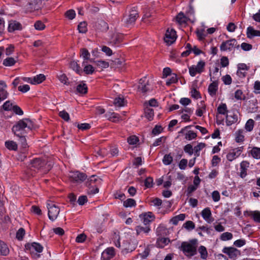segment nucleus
<instances>
[{
    "instance_id": "obj_56",
    "label": "nucleus",
    "mask_w": 260,
    "mask_h": 260,
    "mask_svg": "<svg viewBox=\"0 0 260 260\" xmlns=\"http://www.w3.org/2000/svg\"><path fill=\"white\" fill-rule=\"evenodd\" d=\"M24 235L25 230L23 228H20L16 233V238L19 240H22Z\"/></svg>"
},
{
    "instance_id": "obj_16",
    "label": "nucleus",
    "mask_w": 260,
    "mask_h": 260,
    "mask_svg": "<svg viewBox=\"0 0 260 260\" xmlns=\"http://www.w3.org/2000/svg\"><path fill=\"white\" fill-rule=\"evenodd\" d=\"M238 121V114L234 112L230 113L229 114H226V125L229 126L233 123H236Z\"/></svg>"
},
{
    "instance_id": "obj_37",
    "label": "nucleus",
    "mask_w": 260,
    "mask_h": 260,
    "mask_svg": "<svg viewBox=\"0 0 260 260\" xmlns=\"http://www.w3.org/2000/svg\"><path fill=\"white\" fill-rule=\"evenodd\" d=\"M250 153L253 158L256 159L260 158V148L253 147L251 149Z\"/></svg>"
},
{
    "instance_id": "obj_7",
    "label": "nucleus",
    "mask_w": 260,
    "mask_h": 260,
    "mask_svg": "<svg viewBox=\"0 0 260 260\" xmlns=\"http://www.w3.org/2000/svg\"><path fill=\"white\" fill-rule=\"evenodd\" d=\"M237 45V41L235 39L223 42L220 46V50L222 51H231Z\"/></svg>"
},
{
    "instance_id": "obj_9",
    "label": "nucleus",
    "mask_w": 260,
    "mask_h": 260,
    "mask_svg": "<svg viewBox=\"0 0 260 260\" xmlns=\"http://www.w3.org/2000/svg\"><path fill=\"white\" fill-rule=\"evenodd\" d=\"M176 38V33L174 29H168L164 37V41L168 45H171L175 41Z\"/></svg>"
},
{
    "instance_id": "obj_45",
    "label": "nucleus",
    "mask_w": 260,
    "mask_h": 260,
    "mask_svg": "<svg viewBox=\"0 0 260 260\" xmlns=\"http://www.w3.org/2000/svg\"><path fill=\"white\" fill-rule=\"evenodd\" d=\"M254 126V120L250 119L246 123L245 128L247 131L250 132L252 130Z\"/></svg>"
},
{
    "instance_id": "obj_64",
    "label": "nucleus",
    "mask_w": 260,
    "mask_h": 260,
    "mask_svg": "<svg viewBox=\"0 0 260 260\" xmlns=\"http://www.w3.org/2000/svg\"><path fill=\"white\" fill-rule=\"evenodd\" d=\"M254 91L253 92L255 94H259L260 93V81H256L254 82Z\"/></svg>"
},
{
    "instance_id": "obj_35",
    "label": "nucleus",
    "mask_w": 260,
    "mask_h": 260,
    "mask_svg": "<svg viewBox=\"0 0 260 260\" xmlns=\"http://www.w3.org/2000/svg\"><path fill=\"white\" fill-rule=\"evenodd\" d=\"M187 18L185 17V16L184 15L183 13H180L178 14V15L176 16V20L180 24H185L187 22Z\"/></svg>"
},
{
    "instance_id": "obj_61",
    "label": "nucleus",
    "mask_w": 260,
    "mask_h": 260,
    "mask_svg": "<svg viewBox=\"0 0 260 260\" xmlns=\"http://www.w3.org/2000/svg\"><path fill=\"white\" fill-rule=\"evenodd\" d=\"M183 226L188 230H192L194 228V223L191 221H187L184 224Z\"/></svg>"
},
{
    "instance_id": "obj_4",
    "label": "nucleus",
    "mask_w": 260,
    "mask_h": 260,
    "mask_svg": "<svg viewBox=\"0 0 260 260\" xmlns=\"http://www.w3.org/2000/svg\"><path fill=\"white\" fill-rule=\"evenodd\" d=\"M47 207L48 208V215L49 219L54 221L57 218L60 212L59 208L50 201L47 203Z\"/></svg>"
},
{
    "instance_id": "obj_11",
    "label": "nucleus",
    "mask_w": 260,
    "mask_h": 260,
    "mask_svg": "<svg viewBox=\"0 0 260 260\" xmlns=\"http://www.w3.org/2000/svg\"><path fill=\"white\" fill-rule=\"evenodd\" d=\"M139 217L144 225H149V223L155 218L154 216L151 212L142 214L140 215Z\"/></svg>"
},
{
    "instance_id": "obj_54",
    "label": "nucleus",
    "mask_w": 260,
    "mask_h": 260,
    "mask_svg": "<svg viewBox=\"0 0 260 260\" xmlns=\"http://www.w3.org/2000/svg\"><path fill=\"white\" fill-rule=\"evenodd\" d=\"M127 141L129 144L134 145L138 142L139 140L136 136H131L127 138Z\"/></svg>"
},
{
    "instance_id": "obj_1",
    "label": "nucleus",
    "mask_w": 260,
    "mask_h": 260,
    "mask_svg": "<svg viewBox=\"0 0 260 260\" xmlns=\"http://www.w3.org/2000/svg\"><path fill=\"white\" fill-rule=\"evenodd\" d=\"M53 163L50 160L36 158L30 161L29 168L30 171L42 174L47 173L52 168Z\"/></svg>"
},
{
    "instance_id": "obj_46",
    "label": "nucleus",
    "mask_w": 260,
    "mask_h": 260,
    "mask_svg": "<svg viewBox=\"0 0 260 260\" xmlns=\"http://www.w3.org/2000/svg\"><path fill=\"white\" fill-rule=\"evenodd\" d=\"M233 235L229 232H225L222 234L220 236V239L222 241H227L232 239Z\"/></svg>"
},
{
    "instance_id": "obj_17",
    "label": "nucleus",
    "mask_w": 260,
    "mask_h": 260,
    "mask_svg": "<svg viewBox=\"0 0 260 260\" xmlns=\"http://www.w3.org/2000/svg\"><path fill=\"white\" fill-rule=\"evenodd\" d=\"M249 69L248 67L245 63H240L238 66L237 75L241 78L245 77L246 71Z\"/></svg>"
},
{
    "instance_id": "obj_3",
    "label": "nucleus",
    "mask_w": 260,
    "mask_h": 260,
    "mask_svg": "<svg viewBox=\"0 0 260 260\" xmlns=\"http://www.w3.org/2000/svg\"><path fill=\"white\" fill-rule=\"evenodd\" d=\"M198 240L193 239L189 241L183 242L180 246V250L187 256L191 257L197 253Z\"/></svg>"
},
{
    "instance_id": "obj_20",
    "label": "nucleus",
    "mask_w": 260,
    "mask_h": 260,
    "mask_svg": "<svg viewBox=\"0 0 260 260\" xmlns=\"http://www.w3.org/2000/svg\"><path fill=\"white\" fill-rule=\"evenodd\" d=\"M202 216L203 218L209 223L213 221V219L211 217V211L209 208H206L202 211Z\"/></svg>"
},
{
    "instance_id": "obj_62",
    "label": "nucleus",
    "mask_w": 260,
    "mask_h": 260,
    "mask_svg": "<svg viewBox=\"0 0 260 260\" xmlns=\"http://www.w3.org/2000/svg\"><path fill=\"white\" fill-rule=\"evenodd\" d=\"M114 104L117 107L124 106V99L120 98H117L115 99Z\"/></svg>"
},
{
    "instance_id": "obj_18",
    "label": "nucleus",
    "mask_w": 260,
    "mask_h": 260,
    "mask_svg": "<svg viewBox=\"0 0 260 260\" xmlns=\"http://www.w3.org/2000/svg\"><path fill=\"white\" fill-rule=\"evenodd\" d=\"M249 163L247 161H243L240 164V176L243 178L247 175L246 171L249 167Z\"/></svg>"
},
{
    "instance_id": "obj_5",
    "label": "nucleus",
    "mask_w": 260,
    "mask_h": 260,
    "mask_svg": "<svg viewBox=\"0 0 260 260\" xmlns=\"http://www.w3.org/2000/svg\"><path fill=\"white\" fill-rule=\"evenodd\" d=\"M70 179L73 182L81 183L85 180L86 175L79 171H71L69 175Z\"/></svg>"
},
{
    "instance_id": "obj_59",
    "label": "nucleus",
    "mask_w": 260,
    "mask_h": 260,
    "mask_svg": "<svg viewBox=\"0 0 260 260\" xmlns=\"http://www.w3.org/2000/svg\"><path fill=\"white\" fill-rule=\"evenodd\" d=\"M96 64L98 67H101L102 69L107 68L109 66V64L108 62L101 60H97L96 61Z\"/></svg>"
},
{
    "instance_id": "obj_24",
    "label": "nucleus",
    "mask_w": 260,
    "mask_h": 260,
    "mask_svg": "<svg viewBox=\"0 0 260 260\" xmlns=\"http://www.w3.org/2000/svg\"><path fill=\"white\" fill-rule=\"evenodd\" d=\"M70 68L75 71L78 74L81 75L83 71L81 67H80L79 64L77 63V62L75 61H72L70 62Z\"/></svg>"
},
{
    "instance_id": "obj_50",
    "label": "nucleus",
    "mask_w": 260,
    "mask_h": 260,
    "mask_svg": "<svg viewBox=\"0 0 260 260\" xmlns=\"http://www.w3.org/2000/svg\"><path fill=\"white\" fill-rule=\"evenodd\" d=\"M171 76H171V78L169 79V80H168L166 82V84L168 86L170 85L172 83H175L177 82V81H178V78L177 77L176 74H173L171 75Z\"/></svg>"
},
{
    "instance_id": "obj_43",
    "label": "nucleus",
    "mask_w": 260,
    "mask_h": 260,
    "mask_svg": "<svg viewBox=\"0 0 260 260\" xmlns=\"http://www.w3.org/2000/svg\"><path fill=\"white\" fill-rule=\"evenodd\" d=\"M15 62L16 61L13 57H8L4 60L3 64L5 66H13Z\"/></svg>"
},
{
    "instance_id": "obj_29",
    "label": "nucleus",
    "mask_w": 260,
    "mask_h": 260,
    "mask_svg": "<svg viewBox=\"0 0 260 260\" xmlns=\"http://www.w3.org/2000/svg\"><path fill=\"white\" fill-rule=\"evenodd\" d=\"M244 130L239 129L235 133V140L237 142L239 143L243 142L244 140L243 135Z\"/></svg>"
},
{
    "instance_id": "obj_51",
    "label": "nucleus",
    "mask_w": 260,
    "mask_h": 260,
    "mask_svg": "<svg viewBox=\"0 0 260 260\" xmlns=\"http://www.w3.org/2000/svg\"><path fill=\"white\" fill-rule=\"evenodd\" d=\"M34 26L35 29L38 30H43L45 27V24L41 21L36 22L34 24Z\"/></svg>"
},
{
    "instance_id": "obj_53",
    "label": "nucleus",
    "mask_w": 260,
    "mask_h": 260,
    "mask_svg": "<svg viewBox=\"0 0 260 260\" xmlns=\"http://www.w3.org/2000/svg\"><path fill=\"white\" fill-rule=\"evenodd\" d=\"M9 93L3 88L0 89V102L4 101L8 96Z\"/></svg>"
},
{
    "instance_id": "obj_36",
    "label": "nucleus",
    "mask_w": 260,
    "mask_h": 260,
    "mask_svg": "<svg viewBox=\"0 0 260 260\" xmlns=\"http://www.w3.org/2000/svg\"><path fill=\"white\" fill-rule=\"evenodd\" d=\"M77 91L80 93L84 94L87 92V86L85 83H80L77 86Z\"/></svg>"
},
{
    "instance_id": "obj_6",
    "label": "nucleus",
    "mask_w": 260,
    "mask_h": 260,
    "mask_svg": "<svg viewBox=\"0 0 260 260\" xmlns=\"http://www.w3.org/2000/svg\"><path fill=\"white\" fill-rule=\"evenodd\" d=\"M138 17V11L135 8H133L129 12V14L124 17L123 20L127 25H129L134 24Z\"/></svg>"
},
{
    "instance_id": "obj_49",
    "label": "nucleus",
    "mask_w": 260,
    "mask_h": 260,
    "mask_svg": "<svg viewBox=\"0 0 260 260\" xmlns=\"http://www.w3.org/2000/svg\"><path fill=\"white\" fill-rule=\"evenodd\" d=\"M235 98L238 100L245 99V95L241 90L238 89L235 92Z\"/></svg>"
},
{
    "instance_id": "obj_10",
    "label": "nucleus",
    "mask_w": 260,
    "mask_h": 260,
    "mask_svg": "<svg viewBox=\"0 0 260 260\" xmlns=\"http://www.w3.org/2000/svg\"><path fill=\"white\" fill-rule=\"evenodd\" d=\"M25 248L29 249L31 253L41 252L43 251V247L39 243L33 242L31 244L27 243L25 245Z\"/></svg>"
},
{
    "instance_id": "obj_19",
    "label": "nucleus",
    "mask_w": 260,
    "mask_h": 260,
    "mask_svg": "<svg viewBox=\"0 0 260 260\" xmlns=\"http://www.w3.org/2000/svg\"><path fill=\"white\" fill-rule=\"evenodd\" d=\"M208 87V92L210 95L215 96L218 89V84L215 80H213Z\"/></svg>"
},
{
    "instance_id": "obj_33",
    "label": "nucleus",
    "mask_w": 260,
    "mask_h": 260,
    "mask_svg": "<svg viewBox=\"0 0 260 260\" xmlns=\"http://www.w3.org/2000/svg\"><path fill=\"white\" fill-rule=\"evenodd\" d=\"M219 70V65L218 64H216L215 67H214V70L212 73L214 75L213 77H211V71H210V76L211 77V81H213V80H216L220 76V74L218 75Z\"/></svg>"
},
{
    "instance_id": "obj_39",
    "label": "nucleus",
    "mask_w": 260,
    "mask_h": 260,
    "mask_svg": "<svg viewBox=\"0 0 260 260\" xmlns=\"http://www.w3.org/2000/svg\"><path fill=\"white\" fill-rule=\"evenodd\" d=\"M78 29L79 32L85 33L87 30L86 22L85 21L80 22L78 26Z\"/></svg>"
},
{
    "instance_id": "obj_13",
    "label": "nucleus",
    "mask_w": 260,
    "mask_h": 260,
    "mask_svg": "<svg viewBox=\"0 0 260 260\" xmlns=\"http://www.w3.org/2000/svg\"><path fill=\"white\" fill-rule=\"evenodd\" d=\"M148 81L147 80L146 78L144 77V78L140 80L138 89L142 93H146L149 90V88L148 87Z\"/></svg>"
},
{
    "instance_id": "obj_44",
    "label": "nucleus",
    "mask_w": 260,
    "mask_h": 260,
    "mask_svg": "<svg viewBox=\"0 0 260 260\" xmlns=\"http://www.w3.org/2000/svg\"><path fill=\"white\" fill-rule=\"evenodd\" d=\"M173 161V157L170 154H166L164 156L162 162L165 165H170Z\"/></svg>"
},
{
    "instance_id": "obj_38",
    "label": "nucleus",
    "mask_w": 260,
    "mask_h": 260,
    "mask_svg": "<svg viewBox=\"0 0 260 260\" xmlns=\"http://www.w3.org/2000/svg\"><path fill=\"white\" fill-rule=\"evenodd\" d=\"M227 107L225 104H220L218 108H217V112L218 114H227Z\"/></svg>"
},
{
    "instance_id": "obj_12",
    "label": "nucleus",
    "mask_w": 260,
    "mask_h": 260,
    "mask_svg": "<svg viewBox=\"0 0 260 260\" xmlns=\"http://www.w3.org/2000/svg\"><path fill=\"white\" fill-rule=\"evenodd\" d=\"M243 147H238L233 149L226 155V158L229 161H232L237 158L241 153Z\"/></svg>"
},
{
    "instance_id": "obj_14",
    "label": "nucleus",
    "mask_w": 260,
    "mask_h": 260,
    "mask_svg": "<svg viewBox=\"0 0 260 260\" xmlns=\"http://www.w3.org/2000/svg\"><path fill=\"white\" fill-rule=\"evenodd\" d=\"M115 255L114 249L113 247L108 248L102 253V258L103 260H109Z\"/></svg>"
},
{
    "instance_id": "obj_40",
    "label": "nucleus",
    "mask_w": 260,
    "mask_h": 260,
    "mask_svg": "<svg viewBox=\"0 0 260 260\" xmlns=\"http://www.w3.org/2000/svg\"><path fill=\"white\" fill-rule=\"evenodd\" d=\"M136 205V201L133 199H127L123 202V206L126 208L134 207Z\"/></svg>"
},
{
    "instance_id": "obj_32",
    "label": "nucleus",
    "mask_w": 260,
    "mask_h": 260,
    "mask_svg": "<svg viewBox=\"0 0 260 260\" xmlns=\"http://www.w3.org/2000/svg\"><path fill=\"white\" fill-rule=\"evenodd\" d=\"M199 252L200 254L201 258L205 259L208 257V252L206 248L204 246H201L198 249Z\"/></svg>"
},
{
    "instance_id": "obj_23",
    "label": "nucleus",
    "mask_w": 260,
    "mask_h": 260,
    "mask_svg": "<svg viewBox=\"0 0 260 260\" xmlns=\"http://www.w3.org/2000/svg\"><path fill=\"white\" fill-rule=\"evenodd\" d=\"M145 116L149 120H151L153 119L154 116L153 110L150 107H148L147 103L145 102Z\"/></svg>"
},
{
    "instance_id": "obj_31",
    "label": "nucleus",
    "mask_w": 260,
    "mask_h": 260,
    "mask_svg": "<svg viewBox=\"0 0 260 260\" xmlns=\"http://www.w3.org/2000/svg\"><path fill=\"white\" fill-rule=\"evenodd\" d=\"M6 147L10 150L16 151L17 149V144L13 141H8L5 142Z\"/></svg>"
},
{
    "instance_id": "obj_25",
    "label": "nucleus",
    "mask_w": 260,
    "mask_h": 260,
    "mask_svg": "<svg viewBox=\"0 0 260 260\" xmlns=\"http://www.w3.org/2000/svg\"><path fill=\"white\" fill-rule=\"evenodd\" d=\"M247 37L249 38H251L254 36L260 37V31L255 30L252 27L249 26L247 29Z\"/></svg>"
},
{
    "instance_id": "obj_27",
    "label": "nucleus",
    "mask_w": 260,
    "mask_h": 260,
    "mask_svg": "<svg viewBox=\"0 0 260 260\" xmlns=\"http://www.w3.org/2000/svg\"><path fill=\"white\" fill-rule=\"evenodd\" d=\"M136 230L137 232V234L138 235L140 234L141 233H148L150 231V228L149 225H145V226H143L142 225H138L136 226Z\"/></svg>"
},
{
    "instance_id": "obj_48",
    "label": "nucleus",
    "mask_w": 260,
    "mask_h": 260,
    "mask_svg": "<svg viewBox=\"0 0 260 260\" xmlns=\"http://www.w3.org/2000/svg\"><path fill=\"white\" fill-rule=\"evenodd\" d=\"M80 55L82 56L85 60H87L89 59L90 57V53L85 48H82L81 49Z\"/></svg>"
},
{
    "instance_id": "obj_57",
    "label": "nucleus",
    "mask_w": 260,
    "mask_h": 260,
    "mask_svg": "<svg viewBox=\"0 0 260 260\" xmlns=\"http://www.w3.org/2000/svg\"><path fill=\"white\" fill-rule=\"evenodd\" d=\"M65 14L66 16L70 20L74 19L76 15L75 11L72 9L67 11Z\"/></svg>"
},
{
    "instance_id": "obj_52",
    "label": "nucleus",
    "mask_w": 260,
    "mask_h": 260,
    "mask_svg": "<svg viewBox=\"0 0 260 260\" xmlns=\"http://www.w3.org/2000/svg\"><path fill=\"white\" fill-rule=\"evenodd\" d=\"M205 65V62H204L203 61H200L198 63L197 65L195 66V68L198 70V73H201L203 71Z\"/></svg>"
},
{
    "instance_id": "obj_15",
    "label": "nucleus",
    "mask_w": 260,
    "mask_h": 260,
    "mask_svg": "<svg viewBox=\"0 0 260 260\" xmlns=\"http://www.w3.org/2000/svg\"><path fill=\"white\" fill-rule=\"evenodd\" d=\"M190 127V126H186L184 128H182L181 130L179 132V134L180 135L181 134H184L185 135V139L188 140H191L192 139H194L197 136V134L191 131H188L186 133H184L185 129Z\"/></svg>"
},
{
    "instance_id": "obj_60",
    "label": "nucleus",
    "mask_w": 260,
    "mask_h": 260,
    "mask_svg": "<svg viewBox=\"0 0 260 260\" xmlns=\"http://www.w3.org/2000/svg\"><path fill=\"white\" fill-rule=\"evenodd\" d=\"M58 78L61 82L64 83L66 85H69V83L68 81V78L65 74H63L58 76Z\"/></svg>"
},
{
    "instance_id": "obj_55",
    "label": "nucleus",
    "mask_w": 260,
    "mask_h": 260,
    "mask_svg": "<svg viewBox=\"0 0 260 260\" xmlns=\"http://www.w3.org/2000/svg\"><path fill=\"white\" fill-rule=\"evenodd\" d=\"M97 180V178L95 176H91L89 179H88L86 184L88 186H91V187H93L92 184H94Z\"/></svg>"
},
{
    "instance_id": "obj_63",
    "label": "nucleus",
    "mask_w": 260,
    "mask_h": 260,
    "mask_svg": "<svg viewBox=\"0 0 260 260\" xmlns=\"http://www.w3.org/2000/svg\"><path fill=\"white\" fill-rule=\"evenodd\" d=\"M3 108L6 111H9L13 109L12 104L9 101H6L2 106Z\"/></svg>"
},
{
    "instance_id": "obj_2",
    "label": "nucleus",
    "mask_w": 260,
    "mask_h": 260,
    "mask_svg": "<svg viewBox=\"0 0 260 260\" xmlns=\"http://www.w3.org/2000/svg\"><path fill=\"white\" fill-rule=\"evenodd\" d=\"M32 127V121L28 118H24L20 120L13 125L12 131L16 136H20L26 135Z\"/></svg>"
},
{
    "instance_id": "obj_28",
    "label": "nucleus",
    "mask_w": 260,
    "mask_h": 260,
    "mask_svg": "<svg viewBox=\"0 0 260 260\" xmlns=\"http://www.w3.org/2000/svg\"><path fill=\"white\" fill-rule=\"evenodd\" d=\"M170 242L169 239L167 238H161L157 239L156 242L157 246L159 248H164Z\"/></svg>"
},
{
    "instance_id": "obj_21",
    "label": "nucleus",
    "mask_w": 260,
    "mask_h": 260,
    "mask_svg": "<svg viewBox=\"0 0 260 260\" xmlns=\"http://www.w3.org/2000/svg\"><path fill=\"white\" fill-rule=\"evenodd\" d=\"M95 26L96 29L101 31H106L109 28L108 24L102 20L98 21Z\"/></svg>"
},
{
    "instance_id": "obj_41",
    "label": "nucleus",
    "mask_w": 260,
    "mask_h": 260,
    "mask_svg": "<svg viewBox=\"0 0 260 260\" xmlns=\"http://www.w3.org/2000/svg\"><path fill=\"white\" fill-rule=\"evenodd\" d=\"M106 117H107L109 120L116 122L119 120V115L115 113H112L111 114H106Z\"/></svg>"
},
{
    "instance_id": "obj_30",
    "label": "nucleus",
    "mask_w": 260,
    "mask_h": 260,
    "mask_svg": "<svg viewBox=\"0 0 260 260\" xmlns=\"http://www.w3.org/2000/svg\"><path fill=\"white\" fill-rule=\"evenodd\" d=\"M185 214H180L173 217L171 219V222L174 225H177L179 221H183L185 219Z\"/></svg>"
},
{
    "instance_id": "obj_8",
    "label": "nucleus",
    "mask_w": 260,
    "mask_h": 260,
    "mask_svg": "<svg viewBox=\"0 0 260 260\" xmlns=\"http://www.w3.org/2000/svg\"><path fill=\"white\" fill-rule=\"evenodd\" d=\"M222 251L223 253L228 254L229 257L233 260L236 259L240 255V251L234 247H224Z\"/></svg>"
},
{
    "instance_id": "obj_58",
    "label": "nucleus",
    "mask_w": 260,
    "mask_h": 260,
    "mask_svg": "<svg viewBox=\"0 0 260 260\" xmlns=\"http://www.w3.org/2000/svg\"><path fill=\"white\" fill-rule=\"evenodd\" d=\"M184 150L186 153L191 155L193 153L194 148L193 149L192 146L190 144H187L184 147Z\"/></svg>"
},
{
    "instance_id": "obj_22",
    "label": "nucleus",
    "mask_w": 260,
    "mask_h": 260,
    "mask_svg": "<svg viewBox=\"0 0 260 260\" xmlns=\"http://www.w3.org/2000/svg\"><path fill=\"white\" fill-rule=\"evenodd\" d=\"M21 29V24L16 21H11L9 24L8 30L10 32H13L16 30H19Z\"/></svg>"
},
{
    "instance_id": "obj_34",
    "label": "nucleus",
    "mask_w": 260,
    "mask_h": 260,
    "mask_svg": "<svg viewBox=\"0 0 260 260\" xmlns=\"http://www.w3.org/2000/svg\"><path fill=\"white\" fill-rule=\"evenodd\" d=\"M45 79V76L43 74H39L32 78L33 84H40Z\"/></svg>"
},
{
    "instance_id": "obj_42",
    "label": "nucleus",
    "mask_w": 260,
    "mask_h": 260,
    "mask_svg": "<svg viewBox=\"0 0 260 260\" xmlns=\"http://www.w3.org/2000/svg\"><path fill=\"white\" fill-rule=\"evenodd\" d=\"M94 72V68L90 64L86 65L83 69V72L87 75H91Z\"/></svg>"
},
{
    "instance_id": "obj_47",
    "label": "nucleus",
    "mask_w": 260,
    "mask_h": 260,
    "mask_svg": "<svg viewBox=\"0 0 260 260\" xmlns=\"http://www.w3.org/2000/svg\"><path fill=\"white\" fill-rule=\"evenodd\" d=\"M250 215L255 221L260 223V212L259 211H255L252 212Z\"/></svg>"
},
{
    "instance_id": "obj_26",
    "label": "nucleus",
    "mask_w": 260,
    "mask_h": 260,
    "mask_svg": "<svg viewBox=\"0 0 260 260\" xmlns=\"http://www.w3.org/2000/svg\"><path fill=\"white\" fill-rule=\"evenodd\" d=\"M9 253V249L7 245L0 240V255H7Z\"/></svg>"
}]
</instances>
